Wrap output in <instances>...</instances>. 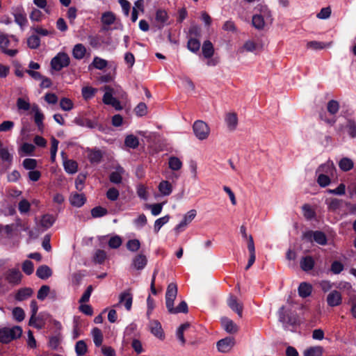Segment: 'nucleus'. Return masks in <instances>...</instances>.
Segmentation results:
<instances>
[{"label": "nucleus", "mask_w": 356, "mask_h": 356, "mask_svg": "<svg viewBox=\"0 0 356 356\" xmlns=\"http://www.w3.org/2000/svg\"><path fill=\"white\" fill-rule=\"evenodd\" d=\"M22 334V328L15 325L11 328L3 327L0 329V342L8 344L13 340L19 338Z\"/></svg>", "instance_id": "nucleus-1"}, {"label": "nucleus", "mask_w": 356, "mask_h": 356, "mask_svg": "<svg viewBox=\"0 0 356 356\" xmlns=\"http://www.w3.org/2000/svg\"><path fill=\"white\" fill-rule=\"evenodd\" d=\"M279 321L285 326L296 325L298 323V316L295 312L290 310H286L284 306L281 307L278 311Z\"/></svg>", "instance_id": "nucleus-2"}, {"label": "nucleus", "mask_w": 356, "mask_h": 356, "mask_svg": "<svg viewBox=\"0 0 356 356\" xmlns=\"http://www.w3.org/2000/svg\"><path fill=\"white\" fill-rule=\"evenodd\" d=\"M70 63V58L67 54L59 52L51 59L50 65L52 70L58 72L67 67Z\"/></svg>", "instance_id": "nucleus-3"}, {"label": "nucleus", "mask_w": 356, "mask_h": 356, "mask_svg": "<svg viewBox=\"0 0 356 356\" xmlns=\"http://www.w3.org/2000/svg\"><path fill=\"white\" fill-rule=\"evenodd\" d=\"M302 238L310 243L315 241L321 245H325L327 243V236L321 231H307L303 234Z\"/></svg>", "instance_id": "nucleus-4"}, {"label": "nucleus", "mask_w": 356, "mask_h": 356, "mask_svg": "<svg viewBox=\"0 0 356 356\" xmlns=\"http://www.w3.org/2000/svg\"><path fill=\"white\" fill-rule=\"evenodd\" d=\"M193 130L195 136L201 140L207 139L210 133L208 124L202 120H196L193 124Z\"/></svg>", "instance_id": "nucleus-5"}, {"label": "nucleus", "mask_w": 356, "mask_h": 356, "mask_svg": "<svg viewBox=\"0 0 356 356\" xmlns=\"http://www.w3.org/2000/svg\"><path fill=\"white\" fill-rule=\"evenodd\" d=\"M5 280L10 284L17 285L21 282L22 274L18 268H10L3 274Z\"/></svg>", "instance_id": "nucleus-6"}, {"label": "nucleus", "mask_w": 356, "mask_h": 356, "mask_svg": "<svg viewBox=\"0 0 356 356\" xmlns=\"http://www.w3.org/2000/svg\"><path fill=\"white\" fill-rule=\"evenodd\" d=\"M235 344L234 338L232 337H227L219 340L216 346L219 352L226 353L231 350Z\"/></svg>", "instance_id": "nucleus-7"}, {"label": "nucleus", "mask_w": 356, "mask_h": 356, "mask_svg": "<svg viewBox=\"0 0 356 356\" xmlns=\"http://www.w3.org/2000/svg\"><path fill=\"white\" fill-rule=\"evenodd\" d=\"M177 295V286L175 283H170L167 287L165 293V305L166 307H172V304H174V301Z\"/></svg>", "instance_id": "nucleus-8"}, {"label": "nucleus", "mask_w": 356, "mask_h": 356, "mask_svg": "<svg viewBox=\"0 0 356 356\" xmlns=\"http://www.w3.org/2000/svg\"><path fill=\"white\" fill-rule=\"evenodd\" d=\"M147 264V257L142 253H139L133 257L131 267L136 270H142L145 268Z\"/></svg>", "instance_id": "nucleus-9"}, {"label": "nucleus", "mask_w": 356, "mask_h": 356, "mask_svg": "<svg viewBox=\"0 0 356 356\" xmlns=\"http://www.w3.org/2000/svg\"><path fill=\"white\" fill-rule=\"evenodd\" d=\"M227 305L234 312H235L238 316L241 318L243 316V304L239 302L237 298L233 295H229L227 300Z\"/></svg>", "instance_id": "nucleus-10"}, {"label": "nucleus", "mask_w": 356, "mask_h": 356, "mask_svg": "<svg viewBox=\"0 0 356 356\" xmlns=\"http://www.w3.org/2000/svg\"><path fill=\"white\" fill-rule=\"evenodd\" d=\"M10 40L6 34H0V49L1 51L11 57L15 56L18 51L17 49H8Z\"/></svg>", "instance_id": "nucleus-11"}, {"label": "nucleus", "mask_w": 356, "mask_h": 356, "mask_svg": "<svg viewBox=\"0 0 356 356\" xmlns=\"http://www.w3.org/2000/svg\"><path fill=\"white\" fill-rule=\"evenodd\" d=\"M326 301L327 305L332 307L340 305L342 302V296L341 293L337 290L332 291L327 295Z\"/></svg>", "instance_id": "nucleus-12"}, {"label": "nucleus", "mask_w": 356, "mask_h": 356, "mask_svg": "<svg viewBox=\"0 0 356 356\" xmlns=\"http://www.w3.org/2000/svg\"><path fill=\"white\" fill-rule=\"evenodd\" d=\"M13 15L16 24L23 29L28 22L26 14L25 13L23 8H17L13 12Z\"/></svg>", "instance_id": "nucleus-13"}, {"label": "nucleus", "mask_w": 356, "mask_h": 356, "mask_svg": "<svg viewBox=\"0 0 356 356\" xmlns=\"http://www.w3.org/2000/svg\"><path fill=\"white\" fill-rule=\"evenodd\" d=\"M221 325L224 330L229 334H235L238 331V325L227 317L221 318Z\"/></svg>", "instance_id": "nucleus-14"}, {"label": "nucleus", "mask_w": 356, "mask_h": 356, "mask_svg": "<svg viewBox=\"0 0 356 356\" xmlns=\"http://www.w3.org/2000/svg\"><path fill=\"white\" fill-rule=\"evenodd\" d=\"M168 18V15L165 10L159 9L156 10L155 20L159 29H163L164 26L167 24Z\"/></svg>", "instance_id": "nucleus-15"}, {"label": "nucleus", "mask_w": 356, "mask_h": 356, "mask_svg": "<svg viewBox=\"0 0 356 356\" xmlns=\"http://www.w3.org/2000/svg\"><path fill=\"white\" fill-rule=\"evenodd\" d=\"M133 297L129 291L122 292L119 296V303L124 304L126 309L130 311L132 307Z\"/></svg>", "instance_id": "nucleus-16"}, {"label": "nucleus", "mask_w": 356, "mask_h": 356, "mask_svg": "<svg viewBox=\"0 0 356 356\" xmlns=\"http://www.w3.org/2000/svg\"><path fill=\"white\" fill-rule=\"evenodd\" d=\"M103 158V154L100 149H90L88 150V159L90 163L98 164Z\"/></svg>", "instance_id": "nucleus-17"}, {"label": "nucleus", "mask_w": 356, "mask_h": 356, "mask_svg": "<svg viewBox=\"0 0 356 356\" xmlns=\"http://www.w3.org/2000/svg\"><path fill=\"white\" fill-rule=\"evenodd\" d=\"M149 327L151 333L154 334L155 337L161 339L164 338V334L162 329V326L159 321L154 320L150 321Z\"/></svg>", "instance_id": "nucleus-18"}, {"label": "nucleus", "mask_w": 356, "mask_h": 356, "mask_svg": "<svg viewBox=\"0 0 356 356\" xmlns=\"http://www.w3.org/2000/svg\"><path fill=\"white\" fill-rule=\"evenodd\" d=\"M33 293L31 288L24 287L19 289L15 295V299L17 301H24L30 298Z\"/></svg>", "instance_id": "nucleus-19"}, {"label": "nucleus", "mask_w": 356, "mask_h": 356, "mask_svg": "<svg viewBox=\"0 0 356 356\" xmlns=\"http://www.w3.org/2000/svg\"><path fill=\"white\" fill-rule=\"evenodd\" d=\"M53 274L51 268L47 265L40 266L36 270L35 275L41 280H47Z\"/></svg>", "instance_id": "nucleus-20"}, {"label": "nucleus", "mask_w": 356, "mask_h": 356, "mask_svg": "<svg viewBox=\"0 0 356 356\" xmlns=\"http://www.w3.org/2000/svg\"><path fill=\"white\" fill-rule=\"evenodd\" d=\"M70 204L76 207H82L86 202V197L83 193L72 194L70 198Z\"/></svg>", "instance_id": "nucleus-21"}, {"label": "nucleus", "mask_w": 356, "mask_h": 356, "mask_svg": "<svg viewBox=\"0 0 356 356\" xmlns=\"http://www.w3.org/2000/svg\"><path fill=\"white\" fill-rule=\"evenodd\" d=\"M300 265L302 270L308 272L314 268L315 261L312 256H305L301 259Z\"/></svg>", "instance_id": "nucleus-22"}, {"label": "nucleus", "mask_w": 356, "mask_h": 356, "mask_svg": "<svg viewBox=\"0 0 356 356\" xmlns=\"http://www.w3.org/2000/svg\"><path fill=\"white\" fill-rule=\"evenodd\" d=\"M167 309L170 314H186L188 312V305L184 300L181 301L176 307H174V304H172V307H168Z\"/></svg>", "instance_id": "nucleus-23"}, {"label": "nucleus", "mask_w": 356, "mask_h": 356, "mask_svg": "<svg viewBox=\"0 0 356 356\" xmlns=\"http://www.w3.org/2000/svg\"><path fill=\"white\" fill-rule=\"evenodd\" d=\"M312 291V286L307 282H302L298 286V294L301 298L309 296Z\"/></svg>", "instance_id": "nucleus-24"}, {"label": "nucleus", "mask_w": 356, "mask_h": 356, "mask_svg": "<svg viewBox=\"0 0 356 356\" xmlns=\"http://www.w3.org/2000/svg\"><path fill=\"white\" fill-rule=\"evenodd\" d=\"M202 54L206 58H210L214 54V48L213 44L209 40H206L203 42L202 47Z\"/></svg>", "instance_id": "nucleus-25"}, {"label": "nucleus", "mask_w": 356, "mask_h": 356, "mask_svg": "<svg viewBox=\"0 0 356 356\" xmlns=\"http://www.w3.org/2000/svg\"><path fill=\"white\" fill-rule=\"evenodd\" d=\"M86 53V49L82 44H76L72 49V56L74 58L81 60L84 58Z\"/></svg>", "instance_id": "nucleus-26"}, {"label": "nucleus", "mask_w": 356, "mask_h": 356, "mask_svg": "<svg viewBox=\"0 0 356 356\" xmlns=\"http://www.w3.org/2000/svg\"><path fill=\"white\" fill-rule=\"evenodd\" d=\"M325 203L327 205L328 210L334 212L341 207L343 200L337 198H330L327 199Z\"/></svg>", "instance_id": "nucleus-27"}, {"label": "nucleus", "mask_w": 356, "mask_h": 356, "mask_svg": "<svg viewBox=\"0 0 356 356\" xmlns=\"http://www.w3.org/2000/svg\"><path fill=\"white\" fill-rule=\"evenodd\" d=\"M225 122L231 130H234L238 124V117L235 113H229L225 116Z\"/></svg>", "instance_id": "nucleus-28"}, {"label": "nucleus", "mask_w": 356, "mask_h": 356, "mask_svg": "<svg viewBox=\"0 0 356 356\" xmlns=\"http://www.w3.org/2000/svg\"><path fill=\"white\" fill-rule=\"evenodd\" d=\"M56 218L51 214H44L42 216L40 225L45 229L50 228L55 222Z\"/></svg>", "instance_id": "nucleus-29"}, {"label": "nucleus", "mask_w": 356, "mask_h": 356, "mask_svg": "<svg viewBox=\"0 0 356 356\" xmlns=\"http://www.w3.org/2000/svg\"><path fill=\"white\" fill-rule=\"evenodd\" d=\"M124 145L127 147L136 149L139 145L138 138L133 134L127 135L124 139Z\"/></svg>", "instance_id": "nucleus-30"}, {"label": "nucleus", "mask_w": 356, "mask_h": 356, "mask_svg": "<svg viewBox=\"0 0 356 356\" xmlns=\"http://www.w3.org/2000/svg\"><path fill=\"white\" fill-rule=\"evenodd\" d=\"M93 341L97 347H99L103 342V334L100 329L94 327L92 330Z\"/></svg>", "instance_id": "nucleus-31"}, {"label": "nucleus", "mask_w": 356, "mask_h": 356, "mask_svg": "<svg viewBox=\"0 0 356 356\" xmlns=\"http://www.w3.org/2000/svg\"><path fill=\"white\" fill-rule=\"evenodd\" d=\"M339 166L341 170L347 172L353 169L354 163L350 159L345 157L340 160Z\"/></svg>", "instance_id": "nucleus-32"}, {"label": "nucleus", "mask_w": 356, "mask_h": 356, "mask_svg": "<svg viewBox=\"0 0 356 356\" xmlns=\"http://www.w3.org/2000/svg\"><path fill=\"white\" fill-rule=\"evenodd\" d=\"M63 165L65 170L69 174H74L77 172L78 164L74 160H67Z\"/></svg>", "instance_id": "nucleus-33"}, {"label": "nucleus", "mask_w": 356, "mask_h": 356, "mask_svg": "<svg viewBox=\"0 0 356 356\" xmlns=\"http://www.w3.org/2000/svg\"><path fill=\"white\" fill-rule=\"evenodd\" d=\"M101 21L104 25L110 26L115 22V16L112 12H105L102 15Z\"/></svg>", "instance_id": "nucleus-34"}, {"label": "nucleus", "mask_w": 356, "mask_h": 356, "mask_svg": "<svg viewBox=\"0 0 356 356\" xmlns=\"http://www.w3.org/2000/svg\"><path fill=\"white\" fill-rule=\"evenodd\" d=\"M159 190L162 195H169L172 191V187L168 181H161L159 185Z\"/></svg>", "instance_id": "nucleus-35"}, {"label": "nucleus", "mask_w": 356, "mask_h": 356, "mask_svg": "<svg viewBox=\"0 0 356 356\" xmlns=\"http://www.w3.org/2000/svg\"><path fill=\"white\" fill-rule=\"evenodd\" d=\"M323 349L321 346H312L304 351V356H322Z\"/></svg>", "instance_id": "nucleus-36"}, {"label": "nucleus", "mask_w": 356, "mask_h": 356, "mask_svg": "<svg viewBox=\"0 0 356 356\" xmlns=\"http://www.w3.org/2000/svg\"><path fill=\"white\" fill-rule=\"evenodd\" d=\"M97 92V89L91 86H85L82 88L81 94L85 100L92 99Z\"/></svg>", "instance_id": "nucleus-37"}, {"label": "nucleus", "mask_w": 356, "mask_h": 356, "mask_svg": "<svg viewBox=\"0 0 356 356\" xmlns=\"http://www.w3.org/2000/svg\"><path fill=\"white\" fill-rule=\"evenodd\" d=\"M88 351V347L83 340L78 341L75 344V352L77 356H83Z\"/></svg>", "instance_id": "nucleus-38"}, {"label": "nucleus", "mask_w": 356, "mask_h": 356, "mask_svg": "<svg viewBox=\"0 0 356 356\" xmlns=\"http://www.w3.org/2000/svg\"><path fill=\"white\" fill-rule=\"evenodd\" d=\"M168 165L172 170L177 171L181 168L183 164L179 158L170 156L168 161Z\"/></svg>", "instance_id": "nucleus-39"}, {"label": "nucleus", "mask_w": 356, "mask_h": 356, "mask_svg": "<svg viewBox=\"0 0 356 356\" xmlns=\"http://www.w3.org/2000/svg\"><path fill=\"white\" fill-rule=\"evenodd\" d=\"M33 111H35V115H34V121L36 125L39 129H41L43 127V119H44V115L39 111L38 106L37 105H35L33 107Z\"/></svg>", "instance_id": "nucleus-40"}, {"label": "nucleus", "mask_w": 356, "mask_h": 356, "mask_svg": "<svg viewBox=\"0 0 356 356\" xmlns=\"http://www.w3.org/2000/svg\"><path fill=\"white\" fill-rule=\"evenodd\" d=\"M187 48L189 51L196 53L200 48V42L198 39L191 38L187 42Z\"/></svg>", "instance_id": "nucleus-41"}, {"label": "nucleus", "mask_w": 356, "mask_h": 356, "mask_svg": "<svg viewBox=\"0 0 356 356\" xmlns=\"http://www.w3.org/2000/svg\"><path fill=\"white\" fill-rule=\"evenodd\" d=\"M74 122L80 127H87L90 129L95 128V122L87 118H76Z\"/></svg>", "instance_id": "nucleus-42"}, {"label": "nucleus", "mask_w": 356, "mask_h": 356, "mask_svg": "<svg viewBox=\"0 0 356 356\" xmlns=\"http://www.w3.org/2000/svg\"><path fill=\"white\" fill-rule=\"evenodd\" d=\"M170 220V216L166 215L163 217L159 218L155 220L154 225V231L155 233H158L161 228L166 224Z\"/></svg>", "instance_id": "nucleus-43"}, {"label": "nucleus", "mask_w": 356, "mask_h": 356, "mask_svg": "<svg viewBox=\"0 0 356 356\" xmlns=\"http://www.w3.org/2000/svg\"><path fill=\"white\" fill-rule=\"evenodd\" d=\"M252 24L255 29L258 30L262 29L265 25L264 17L261 15H253Z\"/></svg>", "instance_id": "nucleus-44"}, {"label": "nucleus", "mask_w": 356, "mask_h": 356, "mask_svg": "<svg viewBox=\"0 0 356 356\" xmlns=\"http://www.w3.org/2000/svg\"><path fill=\"white\" fill-rule=\"evenodd\" d=\"M104 88L106 90V92L104 93V95L103 96L102 100L105 104L110 105L111 104H112L111 102H113L114 99H115V97H113V95H112L113 88H111L108 86H106Z\"/></svg>", "instance_id": "nucleus-45"}, {"label": "nucleus", "mask_w": 356, "mask_h": 356, "mask_svg": "<svg viewBox=\"0 0 356 356\" xmlns=\"http://www.w3.org/2000/svg\"><path fill=\"white\" fill-rule=\"evenodd\" d=\"M27 45L30 49H38L40 45V39L36 35H32L27 39Z\"/></svg>", "instance_id": "nucleus-46"}, {"label": "nucleus", "mask_w": 356, "mask_h": 356, "mask_svg": "<svg viewBox=\"0 0 356 356\" xmlns=\"http://www.w3.org/2000/svg\"><path fill=\"white\" fill-rule=\"evenodd\" d=\"M0 159L2 161L7 162L10 164L13 161V154L9 152L7 147L0 148Z\"/></svg>", "instance_id": "nucleus-47"}, {"label": "nucleus", "mask_w": 356, "mask_h": 356, "mask_svg": "<svg viewBox=\"0 0 356 356\" xmlns=\"http://www.w3.org/2000/svg\"><path fill=\"white\" fill-rule=\"evenodd\" d=\"M108 213V210L101 206H97L91 209V215L93 218H100Z\"/></svg>", "instance_id": "nucleus-48"}, {"label": "nucleus", "mask_w": 356, "mask_h": 356, "mask_svg": "<svg viewBox=\"0 0 356 356\" xmlns=\"http://www.w3.org/2000/svg\"><path fill=\"white\" fill-rule=\"evenodd\" d=\"M126 247L129 251L136 252L140 248V242L138 239H131L127 242Z\"/></svg>", "instance_id": "nucleus-49"}, {"label": "nucleus", "mask_w": 356, "mask_h": 356, "mask_svg": "<svg viewBox=\"0 0 356 356\" xmlns=\"http://www.w3.org/2000/svg\"><path fill=\"white\" fill-rule=\"evenodd\" d=\"M348 134L352 138L356 137V122L352 119H348L346 125Z\"/></svg>", "instance_id": "nucleus-50"}, {"label": "nucleus", "mask_w": 356, "mask_h": 356, "mask_svg": "<svg viewBox=\"0 0 356 356\" xmlns=\"http://www.w3.org/2000/svg\"><path fill=\"white\" fill-rule=\"evenodd\" d=\"M327 110L331 115H335L339 110V104L336 100H330L327 102Z\"/></svg>", "instance_id": "nucleus-51"}, {"label": "nucleus", "mask_w": 356, "mask_h": 356, "mask_svg": "<svg viewBox=\"0 0 356 356\" xmlns=\"http://www.w3.org/2000/svg\"><path fill=\"white\" fill-rule=\"evenodd\" d=\"M13 316L16 321L21 322L25 318V313L22 308L17 307L13 309Z\"/></svg>", "instance_id": "nucleus-52"}, {"label": "nucleus", "mask_w": 356, "mask_h": 356, "mask_svg": "<svg viewBox=\"0 0 356 356\" xmlns=\"http://www.w3.org/2000/svg\"><path fill=\"white\" fill-rule=\"evenodd\" d=\"M118 170H120V171H115L112 172L109 175V180L113 184H120L122 182V177L121 175V172L123 171V169L122 168H120Z\"/></svg>", "instance_id": "nucleus-53"}, {"label": "nucleus", "mask_w": 356, "mask_h": 356, "mask_svg": "<svg viewBox=\"0 0 356 356\" xmlns=\"http://www.w3.org/2000/svg\"><path fill=\"white\" fill-rule=\"evenodd\" d=\"M189 326H190V324L188 323H186L181 324L177 329V337L181 342L182 344H184L186 342V340H185L184 336V332L188 327H189Z\"/></svg>", "instance_id": "nucleus-54"}, {"label": "nucleus", "mask_w": 356, "mask_h": 356, "mask_svg": "<svg viewBox=\"0 0 356 356\" xmlns=\"http://www.w3.org/2000/svg\"><path fill=\"white\" fill-rule=\"evenodd\" d=\"M23 272L27 275H31L34 271V265L33 263L30 260H25L22 263V266Z\"/></svg>", "instance_id": "nucleus-55"}, {"label": "nucleus", "mask_w": 356, "mask_h": 356, "mask_svg": "<svg viewBox=\"0 0 356 356\" xmlns=\"http://www.w3.org/2000/svg\"><path fill=\"white\" fill-rule=\"evenodd\" d=\"M92 65L96 69L103 70V69H104L107 66L108 62H107V60H104L103 58H101L99 57L95 56L94 58V59H93Z\"/></svg>", "instance_id": "nucleus-56"}, {"label": "nucleus", "mask_w": 356, "mask_h": 356, "mask_svg": "<svg viewBox=\"0 0 356 356\" xmlns=\"http://www.w3.org/2000/svg\"><path fill=\"white\" fill-rule=\"evenodd\" d=\"M73 102L71 99L63 97L60 101V106L63 111H69L73 108Z\"/></svg>", "instance_id": "nucleus-57"}, {"label": "nucleus", "mask_w": 356, "mask_h": 356, "mask_svg": "<svg viewBox=\"0 0 356 356\" xmlns=\"http://www.w3.org/2000/svg\"><path fill=\"white\" fill-rule=\"evenodd\" d=\"M50 292L48 285H42L38 291L37 298L40 300H44Z\"/></svg>", "instance_id": "nucleus-58"}, {"label": "nucleus", "mask_w": 356, "mask_h": 356, "mask_svg": "<svg viewBox=\"0 0 356 356\" xmlns=\"http://www.w3.org/2000/svg\"><path fill=\"white\" fill-rule=\"evenodd\" d=\"M22 165L26 170H33L37 167V160L35 159H25Z\"/></svg>", "instance_id": "nucleus-59"}, {"label": "nucleus", "mask_w": 356, "mask_h": 356, "mask_svg": "<svg viewBox=\"0 0 356 356\" xmlns=\"http://www.w3.org/2000/svg\"><path fill=\"white\" fill-rule=\"evenodd\" d=\"M106 258V253L104 250H97L94 255V261L99 264H102L104 262Z\"/></svg>", "instance_id": "nucleus-60"}, {"label": "nucleus", "mask_w": 356, "mask_h": 356, "mask_svg": "<svg viewBox=\"0 0 356 356\" xmlns=\"http://www.w3.org/2000/svg\"><path fill=\"white\" fill-rule=\"evenodd\" d=\"M122 241L119 236H114L111 237L108 241V246L113 249H117L122 245Z\"/></svg>", "instance_id": "nucleus-61"}, {"label": "nucleus", "mask_w": 356, "mask_h": 356, "mask_svg": "<svg viewBox=\"0 0 356 356\" xmlns=\"http://www.w3.org/2000/svg\"><path fill=\"white\" fill-rule=\"evenodd\" d=\"M330 178L328 175L321 173L317 178V183L321 187H326L330 184Z\"/></svg>", "instance_id": "nucleus-62"}, {"label": "nucleus", "mask_w": 356, "mask_h": 356, "mask_svg": "<svg viewBox=\"0 0 356 356\" xmlns=\"http://www.w3.org/2000/svg\"><path fill=\"white\" fill-rule=\"evenodd\" d=\"M137 116L143 117L147 113V107L143 102L139 103L134 109Z\"/></svg>", "instance_id": "nucleus-63"}, {"label": "nucleus", "mask_w": 356, "mask_h": 356, "mask_svg": "<svg viewBox=\"0 0 356 356\" xmlns=\"http://www.w3.org/2000/svg\"><path fill=\"white\" fill-rule=\"evenodd\" d=\"M344 268L343 264L339 261H334L330 267V270L332 273L337 275L339 274Z\"/></svg>", "instance_id": "nucleus-64"}]
</instances>
